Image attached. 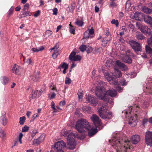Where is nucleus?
<instances>
[{
	"instance_id": "45",
	"label": "nucleus",
	"mask_w": 152,
	"mask_h": 152,
	"mask_svg": "<svg viewBox=\"0 0 152 152\" xmlns=\"http://www.w3.org/2000/svg\"><path fill=\"white\" fill-rule=\"evenodd\" d=\"M59 48L58 45L56 44L53 48L50 49V51H51L52 50H59L58 49Z\"/></svg>"
},
{
	"instance_id": "4",
	"label": "nucleus",
	"mask_w": 152,
	"mask_h": 152,
	"mask_svg": "<svg viewBox=\"0 0 152 152\" xmlns=\"http://www.w3.org/2000/svg\"><path fill=\"white\" fill-rule=\"evenodd\" d=\"M75 137L73 133H70L68 136L67 144L69 145L68 148L70 149H73L75 148L76 142L74 139Z\"/></svg>"
},
{
	"instance_id": "58",
	"label": "nucleus",
	"mask_w": 152,
	"mask_h": 152,
	"mask_svg": "<svg viewBox=\"0 0 152 152\" xmlns=\"http://www.w3.org/2000/svg\"><path fill=\"white\" fill-rule=\"evenodd\" d=\"M40 12L39 10H38L37 12H36L34 15V16L35 17H37L39 16L40 15Z\"/></svg>"
},
{
	"instance_id": "9",
	"label": "nucleus",
	"mask_w": 152,
	"mask_h": 152,
	"mask_svg": "<svg viewBox=\"0 0 152 152\" xmlns=\"http://www.w3.org/2000/svg\"><path fill=\"white\" fill-rule=\"evenodd\" d=\"M145 140L146 144L148 145H152V132L148 131L146 132Z\"/></svg>"
},
{
	"instance_id": "51",
	"label": "nucleus",
	"mask_w": 152,
	"mask_h": 152,
	"mask_svg": "<svg viewBox=\"0 0 152 152\" xmlns=\"http://www.w3.org/2000/svg\"><path fill=\"white\" fill-rule=\"evenodd\" d=\"M147 42L149 46L152 47V39L150 38L148 39Z\"/></svg>"
},
{
	"instance_id": "31",
	"label": "nucleus",
	"mask_w": 152,
	"mask_h": 152,
	"mask_svg": "<svg viewBox=\"0 0 152 152\" xmlns=\"http://www.w3.org/2000/svg\"><path fill=\"white\" fill-rule=\"evenodd\" d=\"M6 137V134L4 131L0 127V137L4 140Z\"/></svg>"
},
{
	"instance_id": "3",
	"label": "nucleus",
	"mask_w": 152,
	"mask_h": 152,
	"mask_svg": "<svg viewBox=\"0 0 152 152\" xmlns=\"http://www.w3.org/2000/svg\"><path fill=\"white\" fill-rule=\"evenodd\" d=\"M75 128L79 132L82 133L89 130L91 129V126L86 120L82 118L77 121Z\"/></svg>"
},
{
	"instance_id": "50",
	"label": "nucleus",
	"mask_w": 152,
	"mask_h": 152,
	"mask_svg": "<svg viewBox=\"0 0 152 152\" xmlns=\"http://www.w3.org/2000/svg\"><path fill=\"white\" fill-rule=\"evenodd\" d=\"M87 31H88V33L90 35L94 34V29L92 28H91L90 29H88Z\"/></svg>"
},
{
	"instance_id": "25",
	"label": "nucleus",
	"mask_w": 152,
	"mask_h": 152,
	"mask_svg": "<svg viewBox=\"0 0 152 152\" xmlns=\"http://www.w3.org/2000/svg\"><path fill=\"white\" fill-rule=\"evenodd\" d=\"M82 110L85 113H91V108L88 106H84L82 108Z\"/></svg>"
},
{
	"instance_id": "59",
	"label": "nucleus",
	"mask_w": 152,
	"mask_h": 152,
	"mask_svg": "<svg viewBox=\"0 0 152 152\" xmlns=\"http://www.w3.org/2000/svg\"><path fill=\"white\" fill-rule=\"evenodd\" d=\"M66 103V102L64 100H63L60 102L59 104L60 106H63Z\"/></svg>"
},
{
	"instance_id": "17",
	"label": "nucleus",
	"mask_w": 152,
	"mask_h": 152,
	"mask_svg": "<svg viewBox=\"0 0 152 152\" xmlns=\"http://www.w3.org/2000/svg\"><path fill=\"white\" fill-rule=\"evenodd\" d=\"M131 141L132 143L134 144H137L140 140V137L138 135H135L132 137Z\"/></svg>"
},
{
	"instance_id": "18",
	"label": "nucleus",
	"mask_w": 152,
	"mask_h": 152,
	"mask_svg": "<svg viewBox=\"0 0 152 152\" xmlns=\"http://www.w3.org/2000/svg\"><path fill=\"white\" fill-rule=\"evenodd\" d=\"M108 107L107 105L102 106L99 110L98 112L99 116H102L104 113H106L108 110Z\"/></svg>"
},
{
	"instance_id": "5",
	"label": "nucleus",
	"mask_w": 152,
	"mask_h": 152,
	"mask_svg": "<svg viewBox=\"0 0 152 152\" xmlns=\"http://www.w3.org/2000/svg\"><path fill=\"white\" fill-rule=\"evenodd\" d=\"M85 99L87 101L86 102H88L92 106H96L98 103L97 99L94 96L86 95Z\"/></svg>"
},
{
	"instance_id": "12",
	"label": "nucleus",
	"mask_w": 152,
	"mask_h": 152,
	"mask_svg": "<svg viewBox=\"0 0 152 152\" xmlns=\"http://www.w3.org/2000/svg\"><path fill=\"white\" fill-rule=\"evenodd\" d=\"M91 119L96 126L100 125L102 124L99 117L95 114H93L91 117Z\"/></svg>"
},
{
	"instance_id": "29",
	"label": "nucleus",
	"mask_w": 152,
	"mask_h": 152,
	"mask_svg": "<svg viewBox=\"0 0 152 152\" xmlns=\"http://www.w3.org/2000/svg\"><path fill=\"white\" fill-rule=\"evenodd\" d=\"M142 11L145 13L150 14L152 12V10L151 9L149 8L146 7H144L142 8Z\"/></svg>"
},
{
	"instance_id": "27",
	"label": "nucleus",
	"mask_w": 152,
	"mask_h": 152,
	"mask_svg": "<svg viewBox=\"0 0 152 152\" xmlns=\"http://www.w3.org/2000/svg\"><path fill=\"white\" fill-rule=\"evenodd\" d=\"M31 95L32 99L34 98L39 97L41 95L40 91H38L37 90L35 91L34 93H32Z\"/></svg>"
},
{
	"instance_id": "38",
	"label": "nucleus",
	"mask_w": 152,
	"mask_h": 152,
	"mask_svg": "<svg viewBox=\"0 0 152 152\" xmlns=\"http://www.w3.org/2000/svg\"><path fill=\"white\" fill-rule=\"evenodd\" d=\"M9 81V79L7 77H2V83L4 85L7 83Z\"/></svg>"
},
{
	"instance_id": "48",
	"label": "nucleus",
	"mask_w": 152,
	"mask_h": 152,
	"mask_svg": "<svg viewBox=\"0 0 152 152\" xmlns=\"http://www.w3.org/2000/svg\"><path fill=\"white\" fill-rule=\"evenodd\" d=\"M120 83L122 86H124L127 85V82L124 79H123L121 80Z\"/></svg>"
},
{
	"instance_id": "8",
	"label": "nucleus",
	"mask_w": 152,
	"mask_h": 152,
	"mask_svg": "<svg viewBox=\"0 0 152 152\" xmlns=\"http://www.w3.org/2000/svg\"><path fill=\"white\" fill-rule=\"evenodd\" d=\"M104 76L106 79L109 81L110 84L116 85L118 83L117 80H113L112 75L108 73H105Z\"/></svg>"
},
{
	"instance_id": "42",
	"label": "nucleus",
	"mask_w": 152,
	"mask_h": 152,
	"mask_svg": "<svg viewBox=\"0 0 152 152\" xmlns=\"http://www.w3.org/2000/svg\"><path fill=\"white\" fill-rule=\"evenodd\" d=\"M77 95L78 96L79 100L82 99L83 97V94L81 90H80L78 91L77 93Z\"/></svg>"
},
{
	"instance_id": "6",
	"label": "nucleus",
	"mask_w": 152,
	"mask_h": 152,
	"mask_svg": "<svg viewBox=\"0 0 152 152\" xmlns=\"http://www.w3.org/2000/svg\"><path fill=\"white\" fill-rule=\"evenodd\" d=\"M136 26L142 32L148 34L150 33L151 31L150 29L147 26L142 25L139 22H137Z\"/></svg>"
},
{
	"instance_id": "36",
	"label": "nucleus",
	"mask_w": 152,
	"mask_h": 152,
	"mask_svg": "<svg viewBox=\"0 0 152 152\" xmlns=\"http://www.w3.org/2000/svg\"><path fill=\"white\" fill-rule=\"evenodd\" d=\"M68 64L65 63H63L62 64H61L58 66V68H60L61 67L65 69H67L68 67Z\"/></svg>"
},
{
	"instance_id": "47",
	"label": "nucleus",
	"mask_w": 152,
	"mask_h": 152,
	"mask_svg": "<svg viewBox=\"0 0 152 152\" xmlns=\"http://www.w3.org/2000/svg\"><path fill=\"white\" fill-rule=\"evenodd\" d=\"M80 50L82 52H84L86 49V46L85 45H82L79 47Z\"/></svg>"
},
{
	"instance_id": "13",
	"label": "nucleus",
	"mask_w": 152,
	"mask_h": 152,
	"mask_svg": "<svg viewBox=\"0 0 152 152\" xmlns=\"http://www.w3.org/2000/svg\"><path fill=\"white\" fill-rule=\"evenodd\" d=\"M45 137V134H42L38 138L34 139L33 141L34 144L38 145L41 143L43 142Z\"/></svg>"
},
{
	"instance_id": "16",
	"label": "nucleus",
	"mask_w": 152,
	"mask_h": 152,
	"mask_svg": "<svg viewBox=\"0 0 152 152\" xmlns=\"http://www.w3.org/2000/svg\"><path fill=\"white\" fill-rule=\"evenodd\" d=\"M22 71V69L19 66L15 64L13 68L12 69V72L15 74L19 75Z\"/></svg>"
},
{
	"instance_id": "30",
	"label": "nucleus",
	"mask_w": 152,
	"mask_h": 152,
	"mask_svg": "<svg viewBox=\"0 0 152 152\" xmlns=\"http://www.w3.org/2000/svg\"><path fill=\"white\" fill-rule=\"evenodd\" d=\"M44 49V48L42 46L37 48H33L31 50L34 53L37 52L42 50Z\"/></svg>"
},
{
	"instance_id": "60",
	"label": "nucleus",
	"mask_w": 152,
	"mask_h": 152,
	"mask_svg": "<svg viewBox=\"0 0 152 152\" xmlns=\"http://www.w3.org/2000/svg\"><path fill=\"white\" fill-rule=\"evenodd\" d=\"M69 134L68 132L67 131H63L61 132V135L63 136L67 135Z\"/></svg>"
},
{
	"instance_id": "55",
	"label": "nucleus",
	"mask_w": 152,
	"mask_h": 152,
	"mask_svg": "<svg viewBox=\"0 0 152 152\" xmlns=\"http://www.w3.org/2000/svg\"><path fill=\"white\" fill-rule=\"evenodd\" d=\"M68 7L69 8V11L70 12H72L73 11V10L75 9L74 6H73L72 4L70 6H69Z\"/></svg>"
},
{
	"instance_id": "22",
	"label": "nucleus",
	"mask_w": 152,
	"mask_h": 152,
	"mask_svg": "<svg viewBox=\"0 0 152 152\" xmlns=\"http://www.w3.org/2000/svg\"><path fill=\"white\" fill-rule=\"evenodd\" d=\"M39 74L40 73L38 71L35 72L33 75L30 76V79L34 81H37L39 78Z\"/></svg>"
},
{
	"instance_id": "15",
	"label": "nucleus",
	"mask_w": 152,
	"mask_h": 152,
	"mask_svg": "<svg viewBox=\"0 0 152 152\" xmlns=\"http://www.w3.org/2000/svg\"><path fill=\"white\" fill-rule=\"evenodd\" d=\"M144 15L141 12H136L134 16V18L136 20L142 21Z\"/></svg>"
},
{
	"instance_id": "34",
	"label": "nucleus",
	"mask_w": 152,
	"mask_h": 152,
	"mask_svg": "<svg viewBox=\"0 0 152 152\" xmlns=\"http://www.w3.org/2000/svg\"><path fill=\"white\" fill-rule=\"evenodd\" d=\"M146 52L147 53L152 54V49L149 46L146 45L145 46Z\"/></svg>"
},
{
	"instance_id": "33",
	"label": "nucleus",
	"mask_w": 152,
	"mask_h": 152,
	"mask_svg": "<svg viewBox=\"0 0 152 152\" xmlns=\"http://www.w3.org/2000/svg\"><path fill=\"white\" fill-rule=\"evenodd\" d=\"M1 124L4 126H6L7 124V119L4 117H2L1 120Z\"/></svg>"
},
{
	"instance_id": "35",
	"label": "nucleus",
	"mask_w": 152,
	"mask_h": 152,
	"mask_svg": "<svg viewBox=\"0 0 152 152\" xmlns=\"http://www.w3.org/2000/svg\"><path fill=\"white\" fill-rule=\"evenodd\" d=\"M83 22L82 20H79L77 19H76L75 24L79 26H82L83 25Z\"/></svg>"
},
{
	"instance_id": "24",
	"label": "nucleus",
	"mask_w": 152,
	"mask_h": 152,
	"mask_svg": "<svg viewBox=\"0 0 152 152\" xmlns=\"http://www.w3.org/2000/svg\"><path fill=\"white\" fill-rule=\"evenodd\" d=\"M111 39V36L108 37H106L103 40L102 43V45L104 47H105L107 43L109 42Z\"/></svg>"
},
{
	"instance_id": "56",
	"label": "nucleus",
	"mask_w": 152,
	"mask_h": 152,
	"mask_svg": "<svg viewBox=\"0 0 152 152\" xmlns=\"http://www.w3.org/2000/svg\"><path fill=\"white\" fill-rule=\"evenodd\" d=\"M26 62L28 64H32L33 62L30 58H28L27 59Z\"/></svg>"
},
{
	"instance_id": "26",
	"label": "nucleus",
	"mask_w": 152,
	"mask_h": 152,
	"mask_svg": "<svg viewBox=\"0 0 152 152\" xmlns=\"http://www.w3.org/2000/svg\"><path fill=\"white\" fill-rule=\"evenodd\" d=\"M88 135L90 137H92L97 132V130L94 128H93L91 127V129L89 130Z\"/></svg>"
},
{
	"instance_id": "7",
	"label": "nucleus",
	"mask_w": 152,
	"mask_h": 152,
	"mask_svg": "<svg viewBox=\"0 0 152 152\" xmlns=\"http://www.w3.org/2000/svg\"><path fill=\"white\" fill-rule=\"evenodd\" d=\"M129 43L132 48L136 52L141 50V45L139 43L132 40L130 41Z\"/></svg>"
},
{
	"instance_id": "14",
	"label": "nucleus",
	"mask_w": 152,
	"mask_h": 152,
	"mask_svg": "<svg viewBox=\"0 0 152 152\" xmlns=\"http://www.w3.org/2000/svg\"><path fill=\"white\" fill-rule=\"evenodd\" d=\"M132 54V53H129V51H127L126 55L124 56L123 58V61L126 63H132V60L130 58V56H131Z\"/></svg>"
},
{
	"instance_id": "23",
	"label": "nucleus",
	"mask_w": 152,
	"mask_h": 152,
	"mask_svg": "<svg viewBox=\"0 0 152 152\" xmlns=\"http://www.w3.org/2000/svg\"><path fill=\"white\" fill-rule=\"evenodd\" d=\"M137 122L134 117H131L129 119V124L131 126H134L137 124Z\"/></svg>"
},
{
	"instance_id": "20",
	"label": "nucleus",
	"mask_w": 152,
	"mask_h": 152,
	"mask_svg": "<svg viewBox=\"0 0 152 152\" xmlns=\"http://www.w3.org/2000/svg\"><path fill=\"white\" fill-rule=\"evenodd\" d=\"M116 64L120 68H121L123 71H126L127 70L128 68L127 66L118 60L116 61Z\"/></svg>"
},
{
	"instance_id": "44",
	"label": "nucleus",
	"mask_w": 152,
	"mask_h": 152,
	"mask_svg": "<svg viewBox=\"0 0 152 152\" xmlns=\"http://www.w3.org/2000/svg\"><path fill=\"white\" fill-rule=\"evenodd\" d=\"M70 26V32L72 34H75V28L74 27L72 26L70 24H69Z\"/></svg>"
},
{
	"instance_id": "37",
	"label": "nucleus",
	"mask_w": 152,
	"mask_h": 152,
	"mask_svg": "<svg viewBox=\"0 0 152 152\" xmlns=\"http://www.w3.org/2000/svg\"><path fill=\"white\" fill-rule=\"evenodd\" d=\"M137 38L138 40H141L145 39V37L142 34H138L136 35Z\"/></svg>"
},
{
	"instance_id": "32",
	"label": "nucleus",
	"mask_w": 152,
	"mask_h": 152,
	"mask_svg": "<svg viewBox=\"0 0 152 152\" xmlns=\"http://www.w3.org/2000/svg\"><path fill=\"white\" fill-rule=\"evenodd\" d=\"M53 51L54 52L52 55L54 59H56L60 54L59 50H53Z\"/></svg>"
},
{
	"instance_id": "64",
	"label": "nucleus",
	"mask_w": 152,
	"mask_h": 152,
	"mask_svg": "<svg viewBox=\"0 0 152 152\" xmlns=\"http://www.w3.org/2000/svg\"><path fill=\"white\" fill-rule=\"evenodd\" d=\"M110 5L111 7L113 8L116 6V4L113 1H112L110 3Z\"/></svg>"
},
{
	"instance_id": "28",
	"label": "nucleus",
	"mask_w": 152,
	"mask_h": 152,
	"mask_svg": "<svg viewBox=\"0 0 152 152\" xmlns=\"http://www.w3.org/2000/svg\"><path fill=\"white\" fill-rule=\"evenodd\" d=\"M116 77L119 78L122 76V73L118 69H116L115 71L114 75Z\"/></svg>"
},
{
	"instance_id": "10",
	"label": "nucleus",
	"mask_w": 152,
	"mask_h": 152,
	"mask_svg": "<svg viewBox=\"0 0 152 152\" xmlns=\"http://www.w3.org/2000/svg\"><path fill=\"white\" fill-rule=\"evenodd\" d=\"M66 146V143L63 141H58L55 144L53 148L56 150H62V149Z\"/></svg>"
},
{
	"instance_id": "54",
	"label": "nucleus",
	"mask_w": 152,
	"mask_h": 152,
	"mask_svg": "<svg viewBox=\"0 0 152 152\" xmlns=\"http://www.w3.org/2000/svg\"><path fill=\"white\" fill-rule=\"evenodd\" d=\"M71 82V80L69 77H66L65 80V83L66 84H69Z\"/></svg>"
},
{
	"instance_id": "52",
	"label": "nucleus",
	"mask_w": 152,
	"mask_h": 152,
	"mask_svg": "<svg viewBox=\"0 0 152 152\" xmlns=\"http://www.w3.org/2000/svg\"><path fill=\"white\" fill-rule=\"evenodd\" d=\"M118 83L116 85H114L115 86H116L115 88L117 89V90L119 92H121L122 91V89L118 85Z\"/></svg>"
},
{
	"instance_id": "61",
	"label": "nucleus",
	"mask_w": 152,
	"mask_h": 152,
	"mask_svg": "<svg viewBox=\"0 0 152 152\" xmlns=\"http://www.w3.org/2000/svg\"><path fill=\"white\" fill-rule=\"evenodd\" d=\"M38 132V131L37 130H34L32 132L31 136L32 137L34 136Z\"/></svg>"
},
{
	"instance_id": "57",
	"label": "nucleus",
	"mask_w": 152,
	"mask_h": 152,
	"mask_svg": "<svg viewBox=\"0 0 152 152\" xmlns=\"http://www.w3.org/2000/svg\"><path fill=\"white\" fill-rule=\"evenodd\" d=\"M14 10V8L11 7L9 11L8 15L10 16H11Z\"/></svg>"
},
{
	"instance_id": "53",
	"label": "nucleus",
	"mask_w": 152,
	"mask_h": 152,
	"mask_svg": "<svg viewBox=\"0 0 152 152\" xmlns=\"http://www.w3.org/2000/svg\"><path fill=\"white\" fill-rule=\"evenodd\" d=\"M29 129V127L27 126H25L22 128V132H26L28 131Z\"/></svg>"
},
{
	"instance_id": "19",
	"label": "nucleus",
	"mask_w": 152,
	"mask_h": 152,
	"mask_svg": "<svg viewBox=\"0 0 152 152\" xmlns=\"http://www.w3.org/2000/svg\"><path fill=\"white\" fill-rule=\"evenodd\" d=\"M101 118L104 119L106 118H110L112 117V113L108 111L105 113H104L102 116H100Z\"/></svg>"
},
{
	"instance_id": "63",
	"label": "nucleus",
	"mask_w": 152,
	"mask_h": 152,
	"mask_svg": "<svg viewBox=\"0 0 152 152\" xmlns=\"http://www.w3.org/2000/svg\"><path fill=\"white\" fill-rule=\"evenodd\" d=\"M29 7V5L28 4L26 3L24 7L23 10L24 11L28 9Z\"/></svg>"
},
{
	"instance_id": "62",
	"label": "nucleus",
	"mask_w": 152,
	"mask_h": 152,
	"mask_svg": "<svg viewBox=\"0 0 152 152\" xmlns=\"http://www.w3.org/2000/svg\"><path fill=\"white\" fill-rule=\"evenodd\" d=\"M53 13L54 15H56L58 12V10L57 8H55L53 10Z\"/></svg>"
},
{
	"instance_id": "11",
	"label": "nucleus",
	"mask_w": 152,
	"mask_h": 152,
	"mask_svg": "<svg viewBox=\"0 0 152 152\" xmlns=\"http://www.w3.org/2000/svg\"><path fill=\"white\" fill-rule=\"evenodd\" d=\"M76 53L74 52H72L69 56V60L71 61H80L81 58L79 55H76Z\"/></svg>"
},
{
	"instance_id": "39",
	"label": "nucleus",
	"mask_w": 152,
	"mask_h": 152,
	"mask_svg": "<svg viewBox=\"0 0 152 152\" xmlns=\"http://www.w3.org/2000/svg\"><path fill=\"white\" fill-rule=\"evenodd\" d=\"M26 120V118L25 116H23L20 118L19 123L21 125H23L24 124L25 121Z\"/></svg>"
},
{
	"instance_id": "46",
	"label": "nucleus",
	"mask_w": 152,
	"mask_h": 152,
	"mask_svg": "<svg viewBox=\"0 0 152 152\" xmlns=\"http://www.w3.org/2000/svg\"><path fill=\"white\" fill-rule=\"evenodd\" d=\"M22 15L23 17L29 16L31 15V13L29 11H25L22 14Z\"/></svg>"
},
{
	"instance_id": "40",
	"label": "nucleus",
	"mask_w": 152,
	"mask_h": 152,
	"mask_svg": "<svg viewBox=\"0 0 152 152\" xmlns=\"http://www.w3.org/2000/svg\"><path fill=\"white\" fill-rule=\"evenodd\" d=\"M90 37H92L88 33V31H86L84 33L83 39H87Z\"/></svg>"
},
{
	"instance_id": "2",
	"label": "nucleus",
	"mask_w": 152,
	"mask_h": 152,
	"mask_svg": "<svg viewBox=\"0 0 152 152\" xmlns=\"http://www.w3.org/2000/svg\"><path fill=\"white\" fill-rule=\"evenodd\" d=\"M113 142L114 145L117 147V152H129L133 149V147L131 145V142L129 140L124 141L122 146L121 143L123 141L117 140L115 141L113 140Z\"/></svg>"
},
{
	"instance_id": "21",
	"label": "nucleus",
	"mask_w": 152,
	"mask_h": 152,
	"mask_svg": "<svg viewBox=\"0 0 152 152\" xmlns=\"http://www.w3.org/2000/svg\"><path fill=\"white\" fill-rule=\"evenodd\" d=\"M143 19L146 23L149 24H152V18L151 17L146 15L144 16Z\"/></svg>"
},
{
	"instance_id": "49",
	"label": "nucleus",
	"mask_w": 152,
	"mask_h": 152,
	"mask_svg": "<svg viewBox=\"0 0 152 152\" xmlns=\"http://www.w3.org/2000/svg\"><path fill=\"white\" fill-rule=\"evenodd\" d=\"M111 23L113 24H115L117 27L118 25V22L117 20H115L114 19H113L111 21Z\"/></svg>"
},
{
	"instance_id": "43",
	"label": "nucleus",
	"mask_w": 152,
	"mask_h": 152,
	"mask_svg": "<svg viewBox=\"0 0 152 152\" xmlns=\"http://www.w3.org/2000/svg\"><path fill=\"white\" fill-rule=\"evenodd\" d=\"M131 4L130 1H127L125 4V8L126 10H129V7H130Z\"/></svg>"
},
{
	"instance_id": "41",
	"label": "nucleus",
	"mask_w": 152,
	"mask_h": 152,
	"mask_svg": "<svg viewBox=\"0 0 152 152\" xmlns=\"http://www.w3.org/2000/svg\"><path fill=\"white\" fill-rule=\"evenodd\" d=\"M52 31L50 30H47L46 31L44 36L46 37H47L50 36L52 34Z\"/></svg>"
},
{
	"instance_id": "1",
	"label": "nucleus",
	"mask_w": 152,
	"mask_h": 152,
	"mask_svg": "<svg viewBox=\"0 0 152 152\" xmlns=\"http://www.w3.org/2000/svg\"><path fill=\"white\" fill-rule=\"evenodd\" d=\"M107 94L112 97L115 96L117 94L116 91L114 90H109L107 92L105 88L99 83L96 87V94L97 96L104 101H107Z\"/></svg>"
}]
</instances>
